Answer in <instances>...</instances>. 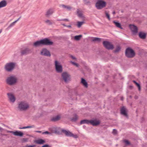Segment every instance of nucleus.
I'll return each instance as SVG.
<instances>
[{"label": "nucleus", "instance_id": "19", "mask_svg": "<svg viewBox=\"0 0 147 147\" xmlns=\"http://www.w3.org/2000/svg\"><path fill=\"white\" fill-rule=\"evenodd\" d=\"M146 34L144 32H140L139 33V36L140 38L142 39H144L146 36Z\"/></svg>", "mask_w": 147, "mask_h": 147}, {"label": "nucleus", "instance_id": "37", "mask_svg": "<svg viewBox=\"0 0 147 147\" xmlns=\"http://www.w3.org/2000/svg\"><path fill=\"white\" fill-rule=\"evenodd\" d=\"M45 22L48 24H52V23L50 20H47L45 21Z\"/></svg>", "mask_w": 147, "mask_h": 147}, {"label": "nucleus", "instance_id": "18", "mask_svg": "<svg viewBox=\"0 0 147 147\" xmlns=\"http://www.w3.org/2000/svg\"><path fill=\"white\" fill-rule=\"evenodd\" d=\"M77 13L78 17L80 18H84V16L83 14L82 11L79 10L77 9Z\"/></svg>", "mask_w": 147, "mask_h": 147}, {"label": "nucleus", "instance_id": "13", "mask_svg": "<svg viewBox=\"0 0 147 147\" xmlns=\"http://www.w3.org/2000/svg\"><path fill=\"white\" fill-rule=\"evenodd\" d=\"M55 11L54 9L53 8H51L48 9L46 12L45 15L46 17H48L52 15Z\"/></svg>", "mask_w": 147, "mask_h": 147}, {"label": "nucleus", "instance_id": "35", "mask_svg": "<svg viewBox=\"0 0 147 147\" xmlns=\"http://www.w3.org/2000/svg\"><path fill=\"white\" fill-rule=\"evenodd\" d=\"M123 142L126 145H128L130 144V142H129V141L126 140H123Z\"/></svg>", "mask_w": 147, "mask_h": 147}, {"label": "nucleus", "instance_id": "23", "mask_svg": "<svg viewBox=\"0 0 147 147\" xmlns=\"http://www.w3.org/2000/svg\"><path fill=\"white\" fill-rule=\"evenodd\" d=\"M36 142L38 144H42L45 143V141L41 139H40L36 140Z\"/></svg>", "mask_w": 147, "mask_h": 147}, {"label": "nucleus", "instance_id": "24", "mask_svg": "<svg viewBox=\"0 0 147 147\" xmlns=\"http://www.w3.org/2000/svg\"><path fill=\"white\" fill-rule=\"evenodd\" d=\"M61 118V116L60 115H57L53 118L52 120L54 121H56L59 120Z\"/></svg>", "mask_w": 147, "mask_h": 147}, {"label": "nucleus", "instance_id": "36", "mask_svg": "<svg viewBox=\"0 0 147 147\" xmlns=\"http://www.w3.org/2000/svg\"><path fill=\"white\" fill-rule=\"evenodd\" d=\"M120 49V48L119 46H117L115 50V52H118L119 51Z\"/></svg>", "mask_w": 147, "mask_h": 147}, {"label": "nucleus", "instance_id": "10", "mask_svg": "<svg viewBox=\"0 0 147 147\" xmlns=\"http://www.w3.org/2000/svg\"><path fill=\"white\" fill-rule=\"evenodd\" d=\"M40 54L42 55L50 57L51 54L49 51L46 49H43L40 52Z\"/></svg>", "mask_w": 147, "mask_h": 147}, {"label": "nucleus", "instance_id": "31", "mask_svg": "<svg viewBox=\"0 0 147 147\" xmlns=\"http://www.w3.org/2000/svg\"><path fill=\"white\" fill-rule=\"evenodd\" d=\"M133 82H134V83L136 84V86L138 87V90L140 91L141 90V88H140V85L138 84V83H137L136 81H133Z\"/></svg>", "mask_w": 147, "mask_h": 147}, {"label": "nucleus", "instance_id": "12", "mask_svg": "<svg viewBox=\"0 0 147 147\" xmlns=\"http://www.w3.org/2000/svg\"><path fill=\"white\" fill-rule=\"evenodd\" d=\"M129 27L134 34H136L138 32V29L136 26L134 25L130 24Z\"/></svg>", "mask_w": 147, "mask_h": 147}, {"label": "nucleus", "instance_id": "1", "mask_svg": "<svg viewBox=\"0 0 147 147\" xmlns=\"http://www.w3.org/2000/svg\"><path fill=\"white\" fill-rule=\"evenodd\" d=\"M53 44V42L47 39H45L40 41H37L34 43V46L36 47L41 45H51Z\"/></svg>", "mask_w": 147, "mask_h": 147}, {"label": "nucleus", "instance_id": "50", "mask_svg": "<svg viewBox=\"0 0 147 147\" xmlns=\"http://www.w3.org/2000/svg\"><path fill=\"white\" fill-rule=\"evenodd\" d=\"M3 130V129L1 127H0V131H2Z\"/></svg>", "mask_w": 147, "mask_h": 147}, {"label": "nucleus", "instance_id": "4", "mask_svg": "<svg viewBox=\"0 0 147 147\" xmlns=\"http://www.w3.org/2000/svg\"><path fill=\"white\" fill-rule=\"evenodd\" d=\"M17 79L15 76H11L7 78L6 80L7 83L11 85H13L16 83Z\"/></svg>", "mask_w": 147, "mask_h": 147}, {"label": "nucleus", "instance_id": "17", "mask_svg": "<svg viewBox=\"0 0 147 147\" xmlns=\"http://www.w3.org/2000/svg\"><path fill=\"white\" fill-rule=\"evenodd\" d=\"M31 52V50L29 48H26L22 51L21 53L22 55L27 54Z\"/></svg>", "mask_w": 147, "mask_h": 147}, {"label": "nucleus", "instance_id": "20", "mask_svg": "<svg viewBox=\"0 0 147 147\" xmlns=\"http://www.w3.org/2000/svg\"><path fill=\"white\" fill-rule=\"evenodd\" d=\"M62 131L65 135L66 136L71 137V135H72V133L71 132L69 131H66L65 130H62Z\"/></svg>", "mask_w": 147, "mask_h": 147}, {"label": "nucleus", "instance_id": "40", "mask_svg": "<svg viewBox=\"0 0 147 147\" xmlns=\"http://www.w3.org/2000/svg\"><path fill=\"white\" fill-rule=\"evenodd\" d=\"M84 3L86 4L89 3H90L89 0H83Z\"/></svg>", "mask_w": 147, "mask_h": 147}, {"label": "nucleus", "instance_id": "2", "mask_svg": "<svg viewBox=\"0 0 147 147\" xmlns=\"http://www.w3.org/2000/svg\"><path fill=\"white\" fill-rule=\"evenodd\" d=\"M29 108L28 104L26 102L22 101L18 104V108L21 111H25L27 110Z\"/></svg>", "mask_w": 147, "mask_h": 147}, {"label": "nucleus", "instance_id": "46", "mask_svg": "<svg viewBox=\"0 0 147 147\" xmlns=\"http://www.w3.org/2000/svg\"><path fill=\"white\" fill-rule=\"evenodd\" d=\"M70 57L73 59H74V60H76V58L74 57V56H73L71 55V56Z\"/></svg>", "mask_w": 147, "mask_h": 147}, {"label": "nucleus", "instance_id": "15", "mask_svg": "<svg viewBox=\"0 0 147 147\" xmlns=\"http://www.w3.org/2000/svg\"><path fill=\"white\" fill-rule=\"evenodd\" d=\"M100 123V122L99 120H90L89 124H90L93 126H96L98 125Z\"/></svg>", "mask_w": 147, "mask_h": 147}, {"label": "nucleus", "instance_id": "47", "mask_svg": "<svg viewBox=\"0 0 147 147\" xmlns=\"http://www.w3.org/2000/svg\"><path fill=\"white\" fill-rule=\"evenodd\" d=\"M49 146L48 145L46 144L43 145L42 147H49Z\"/></svg>", "mask_w": 147, "mask_h": 147}, {"label": "nucleus", "instance_id": "21", "mask_svg": "<svg viewBox=\"0 0 147 147\" xmlns=\"http://www.w3.org/2000/svg\"><path fill=\"white\" fill-rule=\"evenodd\" d=\"M7 3L6 1L3 0L0 2V8L4 7L7 5Z\"/></svg>", "mask_w": 147, "mask_h": 147}, {"label": "nucleus", "instance_id": "11", "mask_svg": "<svg viewBox=\"0 0 147 147\" xmlns=\"http://www.w3.org/2000/svg\"><path fill=\"white\" fill-rule=\"evenodd\" d=\"M7 95L9 101L12 103L14 102L16 100V98L14 95L11 93H7Z\"/></svg>", "mask_w": 147, "mask_h": 147}, {"label": "nucleus", "instance_id": "45", "mask_svg": "<svg viewBox=\"0 0 147 147\" xmlns=\"http://www.w3.org/2000/svg\"><path fill=\"white\" fill-rule=\"evenodd\" d=\"M42 134H50V133L48 131H46L45 132H43Z\"/></svg>", "mask_w": 147, "mask_h": 147}, {"label": "nucleus", "instance_id": "42", "mask_svg": "<svg viewBox=\"0 0 147 147\" xmlns=\"http://www.w3.org/2000/svg\"><path fill=\"white\" fill-rule=\"evenodd\" d=\"M28 139L26 138H23L22 139L23 142H27L28 141Z\"/></svg>", "mask_w": 147, "mask_h": 147}, {"label": "nucleus", "instance_id": "48", "mask_svg": "<svg viewBox=\"0 0 147 147\" xmlns=\"http://www.w3.org/2000/svg\"><path fill=\"white\" fill-rule=\"evenodd\" d=\"M36 132L39 133H41V131H35Z\"/></svg>", "mask_w": 147, "mask_h": 147}, {"label": "nucleus", "instance_id": "52", "mask_svg": "<svg viewBox=\"0 0 147 147\" xmlns=\"http://www.w3.org/2000/svg\"><path fill=\"white\" fill-rule=\"evenodd\" d=\"M123 98L122 97H121V100H123Z\"/></svg>", "mask_w": 147, "mask_h": 147}, {"label": "nucleus", "instance_id": "39", "mask_svg": "<svg viewBox=\"0 0 147 147\" xmlns=\"http://www.w3.org/2000/svg\"><path fill=\"white\" fill-rule=\"evenodd\" d=\"M70 62L73 65H74L75 66H76V67H78L79 66L78 64V63H75V62H73L72 61H71Z\"/></svg>", "mask_w": 147, "mask_h": 147}, {"label": "nucleus", "instance_id": "38", "mask_svg": "<svg viewBox=\"0 0 147 147\" xmlns=\"http://www.w3.org/2000/svg\"><path fill=\"white\" fill-rule=\"evenodd\" d=\"M105 15L106 16V17L107 18H110V15L109 13L107 12H106L105 13Z\"/></svg>", "mask_w": 147, "mask_h": 147}, {"label": "nucleus", "instance_id": "51", "mask_svg": "<svg viewBox=\"0 0 147 147\" xmlns=\"http://www.w3.org/2000/svg\"><path fill=\"white\" fill-rule=\"evenodd\" d=\"M2 30L1 29L0 30V34L1 33V32H2Z\"/></svg>", "mask_w": 147, "mask_h": 147}, {"label": "nucleus", "instance_id": "43", "mask_svg": "<svg viewBox=\"0 0 147 147\" xmlns=\"http://www.w3.org/2000/svg\"><path fill=\"white\" fill-rule=\"evenodd\" d=\"M35 146V145H26L25 147H34Z\"/></svg>", "mask_w": 147, "mask_h": 147}, {"label": "nucleus", "instance_id": "22", "mask_svg": "<svg viewBox=\"0 0 147 147\" xmlns=\"http://www.w3.org/2000/svg\"><path fill=\"white\" fill-rule=\"evenodd\" d=\"M61 6L64 9L67 11H70L72 9V7L69 6H67L64 5H62Z\"/></svg>", "mask_w": 147, "mask_h": 147}, {"label": "nucleus", "instance_id": "14", "mask_svg": "<svg viewBox=\"0 0 147 147\" xmlns=\"http://www.w3.org/2000/svg\"><path fill=\"white\" fill-rule=\"evenodd\" d=\"M7 132H9L13 134L14 135L16 136H22L23 135V133L20 131H9Z\"/></svg>", "mask_w": 147, "mask_h": 147}, {"label": "nucleus", "instance_id": "53", "mask_svg": "<svg viewBox=\"0 0 147 147\" xmlns=\"http://www.w3.org/2000/svg\"><path fill=\"white\" fill-rule=\"evenodd\" d=\"M68 27H71V26H68Z\"/></svg>", "mask_w": 147, "mask_h": 147}, {"label": "nucleus", "instance_id": "44", "mask_svg": "<svg viewBox=\"0 0 147 147\" xmlns=\"http://www.w3.org/2000/svg\"><path fill=\"white\" fill-rule=\"evenodd\" d=\"M113 133L114 134H116L117 133V131L115 129H114Z\"/></svg>", "mask_w": 147, "mask_h": 147}, {"label": "nucleus", "instance_id": "30", "mask_svg": "<svg viewBox=\"0 0 147 147\" xmlns=\"http://www.w3.org/2000/svg\"><path fill=\"white\" fill-rule=\"evenodd\" d=\"M82 37V35H80L78 36H74V39L77 40H80Z\"/></svg>", "mask_w": 147, "mask_h": 147}, {"label": "nucleus", "instance_id": "25", "mask_svg": "<svg viewBox=\"0 0 147 147\" xmlns=\"http://www.w3.org/2000/svg\"><path fill=\"white\" fill-rule=\"evenodd\" d=\"M81 83L86 88L88 87V84L86 81L83 78H82Z\"/></svg>", "mask_w": 147, "mask_h": 147}, {"label": "nucleus", "instance_id": "6", "mask_svg": "<svg viewBox=\"0 0 147 147\" xmlns=\"http://www.w3.org/2000/svg\"><path fill=\"white\" fill-rule=\"evenodd\" d=\"M125 55L128 57L132 58L135 56V53L133 49L128 48L126 50Z\"/></svg>", "mask_w": 147, "mask_h": 147}, {"label": "nucleus", "instance_id": "34", "mask_svg": "<svg viewBox=\"0 0 147 147\" xmlns=\"http://www.w3.org/2000/svg\"><path fill=\"white\" fill-rule=\"evenodd\" d=\"M78 118V116L76 115H75L74 116V117L72 118L71 120L74 121H76Z\"/></svg>", "mask_w": 147, "mask_h": 147}, {"label": "nucleus", "instance_id": "8", "mask_svg": "<svg viewBox=\"0 0 147 147\" xmlns=\"http://www.w3.org/2000/svg\"><path fill=\"white\" fill-rule=\"evenodd\" d=\"M61 76L64 82H67L70 80V75L67 73L64 72L62 73Z\"/></svg>", "mask_w": 147, "mask_h": 147}, {"label": "nucleus", "instance_id": "32", "mask_svg": "<svg viewBox=\"0 0 147 147\" xmlns=\"http://www.w3.org/2000/svg\"><path fill=\"white\" fill-rule=\"evenodd\" d=\"M34 127V125H32L30 126H28L26 127H19V129H25L28 128H33Z\"/></svg>", "mask_w": 147, "mask_h": 147}, {"label": "nucleus", "instance_id": "33", "mask_svg": "<svg viewBox=\"0 0 147 147\" xmlns=\"http://www.w3.org/2000/svg\"><path fill=\"white\" fill-rule=\"evenodd\" d=\"M101 39L98 38H94L92 39V40L94 41L99 42L100 41Z\"/></svg>", "mask_w": 147, "mask_h": 147}, {"label": "nucleus", "instance_id": "16", "mask_svg": "<svg viewBox=\"0 0 147 147\" xmlns=\"http://www.w3.org/2000/svg\"><path fill=\"white\" fill-rule=\"evenodd\" d=\"M121 114L124 116L126 117L127 116V109L125 107H123L121 108Z\"/></svg>", "mask_w": 147, "mask_h": 147}, {"label": "nucleus", "instance_id": "5", "mask_svg": "<svg viewBox=\"0 0 147 147\" xmlns=\"http://www.w3.org/2000/svg\"><path fill=\"white\" fill-rule=\"evenodd\" d=\"M55 67L56 71L59 73H61L63 71L62 67L60 63L57 60L55 62Z\"/></svg>", "mask_w": 147, "mask_h": 147}, {"label": "nucleus", "instance_id": "9", "mask_svg": "<svg viewBox=\"0 0 147 147\" xmlns=\"http://www.w3.org/2000/svg\"><path fill=\"white\" fill-rule=\"evenodd\" d=\"M104 46L108 49H113L114 48L113 45L110 42L107 41H104L103 42Z\"/></svg>", "mask_w": 147, "mask_h": 147}, {"label": "nucleus", "instance_id": "27", "mask_svg": "<svg viewBox=\"0 0 147 147\" xmlns=\"http://www.w3.org/2000/svg\"><path fill=\"white\" fill-rule=\"evenodd\" d=\"M113 23L116 27L121 29H122V28L121 27V25L119 23L117 22H116L115 21H113Z\"/></svg>", "mask_w": 147, "mask_h": 147}, {"label": "nucleus", "instance_id": "3", "mask_svg": "<svg viewBox=\"0 0 147 147\" xmlns=\"http://www.w3.org/2000/svg\"><path fill=\"white\" fill-rule=\"evenodd\" d=\"M16 64L14 62H9L6 64L5 66V69L6 71L11 72L15 68Z\"/></svg>", "mask_w": 147, "mask_h": 147}, {"label": "nucleus", "instance_id": "41", "mask_svg": "<svg viewBox=\"0 0 147 147\" xmlns=\"http://www.w3.org/2000/svg\"><path fill=\"white\" fill-rule=\"evenodd\" d=\"M71 137H73L74 138H78V136L76 134H74L72 133V135H71Z\"/></svg>", "mask_w": 147, "mask_h": 147}, {"label": "nucleus", "instance_id": "26", "mask_svg": "<svg viewBox=\"0 0 147 147\" xmlns=\"http://www.w3.org/2000/svg\"><path fill=\"white\" fill-rule=\"evenodd\" d=\"M89 123L90 120L85 119L82 120L80 122V123L81 124H84L85 123L89 124Z\"/></svg>", "mask_w": 147, "mask_h": 147}, {"label": "nucleus", "instance_id": "7", "mask_svg": "<svg viewBox=\"0 0 147 147\" xmlns=\"http://www.w3.org/2000/svg\"><path fill=\"white\" fill-rule=\"evenodd\" d=\"M106 2L102 0H99L97 1L95 6L97 9H100L105 7Z\"/></svg>", "mask_w": 147, "mask_h": 147}, {"label": "nucleus", "instance_id": "29", "mask_svg": "<svg viewBox=\"0 0 147 147\" xmlns=\"http://www.w3.org/2000/svg\"><path fill=\"white\" fill-rule=\"evenodd\" d=\"M84 23V21L78 22H77V26L78 27L80 28Z\"/></svg>", "mask_w": 147, "mask_h": 147}, {"label": "nucleus", "instance_id": "28", "mask_svg": "<svg viewBox=\"0 0 147 147\" xmlns=\"http://www.w3.org/2000/svg\"><path fill=\"white\" fill-rule=\"evenodd\" d=\"M18 21V19L16 20L15 21H14V22H13L12 23H11L9 26L7 28V29H9L11 28V27L13 26H14L15 24Z\"/></svg>", "mask_w": 147, "mask_h": 147}, {"label": "nucleus", "instance_id": "49", "mask_svg": "<svg viewBox=\"0 0 147 147\" xmlns=\"http://www.w3.org/2000/svg\"><path fill=\"white\" fill-rule=\"evenodd\" d=\"M115 11H113V14H115Z\"/></svg>", "mask_w": 147, "mask_h": 147}]
</instances>
